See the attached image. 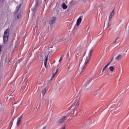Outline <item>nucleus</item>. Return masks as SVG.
Here are the masks:
<instances>
[{"mask_svg": "<svg viewBox=\"0 0 129 129\" xmlns=\"http://www.w3.org/2000/svg\"><path fill=\"white\" fill-rule=\"evenodd\" d=\"M93 51V49H91L89 52L88 55L86 56L85 59H82L81 61L84 62V64L81 68V72H82V70H83L85 68V66L87 65V63H89L90 58H91V54H92V52Z\"/></svg>", "mask_w": 129, "mask_h": 129, "instance_id": "nucleus-1", "label": "nucleus"}, {"mask_svg": "<svg viewBox=\"0 0 129 129\" xmlns=\"http://www.w3.org/2000/svg\"><path fill=\"white\" fill-rule=\"evenodd\" d=\"M50 51H46L41 56L42 61H44L45 68H47V62L48 61V57Z\"/></svg>", "mask_w": 129, "mask_h": 129, "instance_id": "nucleus-2", "label": "nucleus"}, {"mask_svg": "<svg viewBox=\"0 0 129 129\" xmlns=\"http://www.w3.org/2000/svg\"><path fill=\"white\" fill-rule=\"evenodd\" d=\"M10 29H7L4 35V43H7L8 42V40H9V35H10Z\"/></svg>", "mask_w": 129, "mask_h": 129, "instance_id": "nucleus-3", "label": "nucleus"}, {"mask_svg": "<svg viewBox=\"0 0 129 129\" xmlns=\"http://www.w3.org/2000/svg\"><path fill=\"white\" fill-rule=\"evenodd\" d=\"M67 119V116H62L60 117L56 121V123L58 124H62V123H64L65 122V120Z\"/></svg>", "mask_w": 129, "mask_h": 129, "instance_id": "nucleus-4", "label": "nucleus"}, {"mask_svg": "<svg viewBox=\"0 0 129 129\" xmlns=\"http://www.w3.org/2000/svg\"><path fill=\"white\" fill-rule=\"evenodd\" d=\"M83 19V16H80L79 19L77 21V23L74 27V29H77L80 24H81V22H82V19Z\"/></svg>", "mask_w": 129, "mask_h": 129, "instance_id": "nucleus-5", "label": "nucleus"}, {"mask_svg": "<svg viewBox=\"0 0 129 129\" xmlns=\"http://www.w3.org/2000/svg\"><path fill=\"white\" fill-rule=\"evenodd\" d=\"M114 16V10H113L110 14V15L109 16V20L108 22L107 23V28H108L109 26V23H110V21H111V19H112V17Z\"/></svg>", "mask_w": 129, "mask_h": 129, "instance_id": "nucleus-6", "label": "nucleus"}, {"mask_svg": "<svg viewBox=\"0 0 129 129\" xmlns=\"http://www.w3.org/2000/svg\"><path fill=\"white\" fill-rule=\"evenodd\" d=\"M81 51H82V49L77 48L74 54H75L77 57H79V56L81 55Z\"/></svg>", "mask_w": 129, "mask_h": 129, "instance_id": "nucleus-7", "label": "nucleus"}, {"mask_svg": "<svg viewBox=\"0 0 129 129\" xmlns=\"http://www.w3.org/2000/svg\"><path fill=\"white\" fill-rule=\"evenodd\" d=\"M57 18L56 17H52L49 21L50 25H53V24H55L56 23V20Z\"/></svg>", "mask_w": 129, "mask_h": 129, "instance_id": "nucleus-8", "label": "nucleus"}, {"mask_svg": "<svg viewBox=\"0 0 129 129\" xmlns=\"http://www.w3.org/2000/svg\"><path fill=\"white\" fill-rule=\"evenodd\" d=\"M22 118H23V115L18 118L17 121V125L19 126L20 124H21V121L22 120Z\"/></svg>", "mask_w": 129, "mask_h": 129, "instance_id": "nucleus-9", "label": "nucleus"}, {"mask_svg": "<svg viewBox=\"0 0 129 129\" xmlns=\"http://www.w3.org/2000/svg\"><path fill=\"white\" fill-rule=\"evenodd\" d=\"M38 6H39V1L37 0L35 4V6H34V8L32 9L33 12H35V11H36V10L38 9Z\"/></svg>", "mask_w": 129, "mask_h": 129, "instance_id": "nucleus-10", "label": "nucleus"}, {"mask_svg": "<svg viewBox=\"0 0 129 129\" xmlns=\"http://www.w3.org/2000/svg\"><path fill=\"white\" fill-rule=\"evenodd\" d=\"M57 72H58V69L56 70L55 73L53 74V75L51 77V80L48 81V83H50V82H51V81H52V80H53V79L54 78V77H55V76L57 74Z\"/></svg>", "mask_w": 129, "mask_h": 129, "instance_id": "nucleus-11", "label": "nucleus"}, {"mask_svg": "<svg viewBox=\"0 0 129 129\" xmlns=\"http://www.w3.org/2000/svg\"><path fill=\"white\" fill-rule=\"evenodd\" d=\"M121 58H122V55H121V54H118L115 57V59L117 61H119V60H121Z\"/></svg>", "mask_w": 129, "mask_h": 129, "instance_id": "nucleus-12", "label": "nucleus"}, {"mask_svg": "<svg viewBox=\"0 0 129 129\" xmlns=\"http://www.w3.org/2000/svg\"><path fill=\"white\" fill-rule=\"evenodd\" d=\"M13 103V104H15L14 107H16V108H19L20 105H21V104H22V103H21L20 104L17 105V103H18V102H14Z\"/></svg>", "mask_w": 129, "mask_h": 129, "instance_id": "nucleus-13", "label": "nucleus"}, {"mask_svg": "<svg viewBox=\"0 0 129 129\" xmlns=\"http://www.w3.org/2000/svg\"><path fill=\"white\" fill-rule=\"evenodd\" d=\"M61 7L63 10H66V9H67V5H66V4L64 3L61 5Z\"/></svg>", "mask_w": 129, "mask_h": 129, "instance_id": "nucleus-14", "label": "nucleus"}, {"mask_svg": "<svg viewBox=\"0 0 129 129\" xmlns=\"http://www.w3.org/2000/svg\"><path fill=\"white\" fill-rule=\"evenodd\" d=\"M46 92H47V88L44 89L42 91L43 96H45V94Z\"/></svg>", "mask_w": 129, "mask_h": 129, "instance_id": "nucleus-15", "label": "nucleus"}, {"mask_svg": "<svg viewBox=\"0 0 129 129\" xmlns=\"http://www.w3.org/2000/svg\"><path fill=\"white\" fill-rule=\"evenodd\" d=\"M109 70L111 72H113V71H114V68L113 66H111L109 67Z\"/></svg>", "mask_w": 129, "mask_h": 129, "instance_id": "nucleus-16", "label": "nucleus"}, {"mask_svg": "<svg viewBox=\"0 0 129 129\" xmlns=\"http://www.w3.org/2000/svg\"><path fill=\"white\" fill-rule=\"evenodd\" d=\"M21 8V5H19L18 7H16V13H17V12H19V10H20V8Z\"/></svg>", "mask_w": 129, "mask_h": 129, "instance_id": "nucleus-17", "label": "nucleus"}, {"mask_svg": "<svg viewBox=\"0 0 129 129\" xmlns=\"http://www.w3.org/2000/svg\"><path fill=\"white\" fill-rule=\"evenodd\" d=\"M84 126L85 128H88V127H89V125H88V124H86L85 125H84Z\"/></svg>", "mask_w": 129, "mask_h": 129, "instance_id": "nucleus-18", "label": "nucleus"}, {"mask_svg": "<svg viewBox=\"0 0 129 129\" xmlns=\"http://www.w3.org/2000/svg\"><path fill=\"white\" fill-rule=\"evenodd\" d=\"M21 17H22V15H21V14H18L17 15V19H21Z\"/></svg>", "mask_w": 129, "mask_h": 129, "instance_id": "nucleus-19", "label": "nucleus"}, {"mask_svg": "<svg viewBox=\"0 0 129 129\" xmlns=\"http://www.w3.org/2000/svg\"><path fill=\"white\" fill-rule=\"evenodd\" d=\"M106 68H107V67L106 66H105L103 69L102 72H103V71H105V70H106Z\"/></svg>", "mask_w": 129, "mask_h": 129, "instance_id": "nucleus-20", "label": "nucleus"}, {"mask_svg": "<svg viewBox=\"0 0 129 129\" xmlns=\"http://www.w3.org/2000/svg\"><path fill=\"white\" fill-rule=\"evenodd\" d=\"M66 40V39L65 38H62V39H61L59 40V42H63V41H65Z\"/></svg>", "mask_w": 129, "mask_h": 129, "instance_id": "nucleus-21", "label": "nucleus"}, {"mask_svg": "<svg viewBox=\"0 0 129 129\" xmlns=\"http://www.w3.org/2000/svg\"><path fill=\"white\" fill-rule=\"evenodd\" d=\"M3 77V74L0 73V80H2V78Z\"/></svg>", "mask_w": 129, "mask_h": 129, "instance_id": "nucleus-22", "label": "nucleus"}, {"mask_svg": "<svg viewBox=\"0 0 129 129\" xmlns=\"http://www.w3.org/2000/svg\"><path fill=\"white\" fill-rule=\"evenodd\" d=\"M110 62H109L107 64V65L106 66L107 67H108V66H109V64H110Z\"/></svg>", "mask_w": 129, "mask_h": 129, "instance_id": "nucleus-23", "label": "nucleus"}, {"mask_svg": "<svg viewBox=\"0 0 129 129\" xmlns=\"http://www.w3.org/2000/svg\"><path fill=\"white\" fill-rule=\"evenodd\" d=\"M2 46L0 45V54L2 53Z\"/></svg>", "mask_w": 129, "mask_h": 129, "instance_id": "nucleus-24", "label": "nucleus"}, {"mask_svg": "<svg viewBox=\"0 0 129 129\" xmlns=\"http://www.w3.org/2000/svg\"><path fill=\"white\" fill-rule=\"evenodd\" d=\"M78 104V101L75 103V106H77Z\"/></svg>", "mask_w": 129, "mask_h": 129, "instance_id": "nucleus-25", "label": "nucleus"}, {"mask_svg": "<svg viewBox=\"0 0 129 129\" xmlns=\"http://www.w3.org/2000/svg\"><path fill=\"white\" fill-rule=\"evenodd\" d=\"M113 59H114V58L112 57V58H111V60H110V62L111 63V62H112V61H113Z\"/></svg>", "mask_w": 129, "mask_h": 129, "instance_id": "nucleus-26", "label": "nucleus"}, {"mask_svg": "<svg viewBox=\"0 0 129 129\" xmlns=\"http://www.w3.org/2000/svg\"><path fill=\"white\" fill-rule=\"evenodd\" d=\"M42 103L41 102L39 103V108H40V107L41 106V105H42Z\"/></svg>", "mask_w": 129, "mask_h": 129, "instance_id": "nucleus-27", "label": "nucleus"}, {"mask_svg": "<svg viewBox=\"0 0 129 129\" xmlns=\"http://www.w3.org/2000/svg\"><path fill=\"white\" fill-rule=\"evenodd\" d=\"M62 61V57H60V58L59 60V62H61Z\"/></svg>", "mask_w": 129, "mask_h": 129, "instance_id": "nucleus-28", "label": "nucleus"}, {"mask_svg": "<svg viewBox=\"0 0 129 129\" xmlns=\"http://www.w3.org/2000/svg\"><path fill=\"white\" fill-rule=\"evenodd\" d=\"M27 81H28V79H26L25 80V83H27Z\"/></svg>", "mask_w": 129, "mask_h": 129, "instance_id": "nucleus-29", "label": "nucleus"}, {"mask_svg": "<svg viewBox=\"0 0 129 129\" xmlns=\"http://www.w3.org/2000/svg\"><path fill=\"white\" fill-rule=\"evenodd\" d=\"M84 56H85V54H84V56H83L82 59L84 58Z\"/></svg>", "mask_w": 129, "mask_h": 129, "instance_id": "nucleus-30", "label": "nucleus"}, {"mask_svg": "<svg viewBox=\"0 0 129 129\" xmlns=\"http://www.w3.org/2000/svg\"><path fill=\"white\" fill-rule=\"evenodd\" d=\"M61 57L62 58V57H64V55H62Z\"/></svg>", "mask_w": 129, "mask_h": 129, "instance_id": "nucleus-31", "label": "nucleus"}, {"mask_svg": "<svg viewBox=\"0 0 129 129\" xmlns=\"http://www.w3.org/2000/svg\"><path fill=\"white\" fill-rule=\"evenodd\" d=\"M118 38H119V37H117L116 40H117V39H118Z\"/></svg>", "mask_w": 129, "mask_h": 129, "instance_id": "nucleus-32", "label": "nucleus"}, {"mask_svg": "<svg viewBox=\"0 0 129 129\" xmlns=\"http://www.w3.org/2000/svg\"><path fill=\"white\" fill-rule=\"evenodd\" d=\"M116 41H117L116 40L115 41V42H114V44L116 43Z\"/></svg>", "mask_w": 129, "mask_h": 129, "instance_id": "nucleus-33", "label": "nucleus"}, {"mask_svg": "<svg viewBox=\"0 0 129 129\" xmlns=\"http://www.w3.org/2000/svg\"><path fill=\"white\" fill-rule=\"evenodd\" d=\"M50 103H52V101H51V100H50Z\"/></svg>", "mask_w": 129, "mask_h": 129, "instance_id": "nucleus-34", "label": "nucleus"}, {"mask_svg": "<svg viewBox=\"0 0 129 129\" xmlns=\"http://www.w3.org/2000/svg\"><path fill=\"white\" fill-rule=\"evenodd\" d=\"M43 129H46V127H44Z\"/></svg>", "mask_w": 129, "mask_h": 129, "instance_id": "nucleus-35", "label": "nucleus"}, {"mask_svg": "<svg viewBox=\"0 0 129 129\" xmlns=\"http://www.w3.org/2000/svg\"><path fill=\"white\" fill-rule=\"evenodd\" d=\"M70 69V67L68 68V70H69Z\"/></svg>", "mask_w": 129, "mask_h": 129, "instance_id": "nucleus-36", "label": "nucleus"}, {"mask_svg": "<svg viewBox=\"0 0 129 129\" xmlns=\"http://www.w3.org/2000/svg\"><path fill=\"white\" fill-rule=\"evenodd\" d=\"M44 2H47V0H44Z\"/></svg>", "mask_w": 129, "mask_h": 129, "instance_id": "nucleus-37", "label": "nucleus"}, {"mask_svg": "<svg viewBox=\"0 0 129 129\" xmlns=\"http://www.w3.org/2000/svg\"><path fill=\"white\" fill-rule=\"evenodd\" d=\"M22 102H23V101H21V103H22Z\"/></svg>", "mask_w": 129, "mask_h": 129, "instance_id": "nucleus-38", "label": "nucleus"}, {"mask_svg": "<svg viewBox=\"0 0 129 129\" xmlns=\"http://www.w3.org/2000/svg\"><path fill=\"white\" fill-rule=\"evenodd\" d=\"M126 52H127V51H126Z\"/></svg>", "mask_w": 129, "mask_h": 129, "instance_id": "nucleus-39", "label": "nucleus"}]
</instances>
